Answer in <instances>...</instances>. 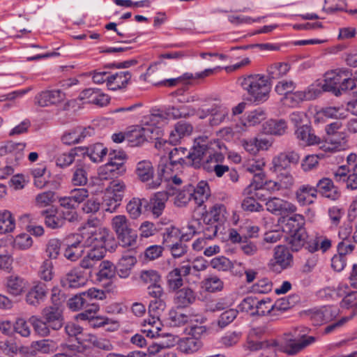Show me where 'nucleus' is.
<instances>
[{
	"label": "nucleus",
	"instance_id": "22",
	"mask_svg": "<svg viewBox=\"0 0 357 357\" xmlns=\"http://www.w3.org/2000/svg\"><path fill=\"white\" fill-rule=\"evenodd\" d=\"M297 202L301 206L310 205L317 197L315 186L309 184L301 185L295 192Z\"/></svg>",
	"mask_w": 357,
	"mask_h": 357
},
{
	"label": "nucleus",
	"instance_id": "28",
	"mask_svg": "<svg viewBox=\"0 0 357 357\" xmlns=\"http://www.w3.org/2000/svg\"><path fill=\"white\" fill-rule=\"evenodd\" d=\"M192 130L193 128L190 123L183 121H178L169 134V143L174 145L178 144L181 139L190 135Z\"/></svg>",
	"mask_w": 357,
	"mask_h": 357
},
{
	"label": "nucleus",
	"instance_id": "19",
	"mask_svg": "<svg viewBox=\"0 0 357 357\" xmlns=\"http://www.w3.org/2000/svg\"><path fill=\"white\" fill-rule=\"evenodd\" d=\"M152 132V129L149 127L136 126L127 132V142L131 146H140L151 137Z\"/></svg>",
	"mask_w": 357,
	"mask_h": 357
},
{
	"label": "nucleus",
	"instance_id": "25",
	"mask_svg": "<svg viewBox=\"0 0 357 357\" xmlns=\"http://www.w3.org/2000/svg\"><path fill=\"white\" fill-rule=\"evenodd\" d=\"M78 147L84 149L79 151L80 155H87L92 162L97 163L101 162L108 152L107 149L101 143H97L89 147Z\"/></svg>",
	"mask_w": 357,
	"mask_h": 357
},
{
	"label": "nucleus",
	"instance_id": "41",
	"mask_svg": "<svg viewBox=\"0 0 357 357\" xmlns=\"http://www.w3.org/2000/svg\"><path fill=\"white\" fill-rule=\"evenodd\" d=\"M296 137L302 142L303 144L314 145L319 142V138L310 132L307 126H302L296 130Z\"/></svg>",
	"mask_w": 357,
	"mask_h": 357
},
{
	"label": "nucleus",
	"instance_id": "11",
	"mask_svg": "<svg viewBox=\"0 0 357 357\" xmlns=\"http://www.w3.org/2000/svg\"><path fill=\"white\" fill-rule=\"evenodd\" d=\"M337 314L338 310L336 307L326 305L310 310L308 317L314 325L319 326L333 320Z\"/></svg>",
	"mask_w": 357,
	"mask_h": 357
},
{
	"label": "nucleus",
	"instance_id": "31",
	"mask_svg": "<svg viewBox=\"0 0 357 357\" xmlns=\"http://www.w3.org/2000/svg\"><path fill=\"white\" fill-rule=\"evenodd\" d=\"M113 240L112 234L106 228H98L94 232L91 233L88 238L86 243L95 245H101L106 248L107 244Z\"/></svg>",
	"mask_w": 357,
	"mask_h": 357
},
{
	"label": "nucleus",
	"instance_id": "50",
	"mask_svg": "<svg viewBox=\"0 0 357 357\" xmlns=\"http://www.w3.org/2000/svg\"><path fill=\"white\" fill-rule=\"evenodd\" d=\"M202 346L200 340L195 337H188L181 340L179 347L182 351L192 354L198 351Z\"/></svg>",
	"mask_w": 357,
	"mask_h": 357
},
{
	"label": "nucleus",
	"instance_id": "57",
	"mask_svg": "<svg viewBox=\"0 0 357 357\" xmlns=\"http://www.w3.org/2000/svg\"><path fill=\"white\" fill-rule=\"evenodd\" d=\"M277 174V181L282 190L290 189L294 184V178L289 171H282Z\"/></svg>",
	"mask_w": 357,
	"mask_h": 357
},
{
	"label": "nucleus",
	"instance_id": "61",
	"mask_svg": "<svg viewBox=\"0 0 357 357\" xmlns=\"http://www.w3.org/2000/svg\"><path fill=\"white\" fill-rule=\"evenodd\" d=\"M204 285L207 291L215 292L223 289L224 283L219 278L213 275L204 280Z\"/></svg>",
	"mask_w": 357,
	"mask_h": 357
},
{
	"label": "nucleus",
	"instance_id": "4",
	"mask_svg": "<svg viewBox=\"0 0 357 357\" xmlns=\"http://www.w3.org/2000/svg\"><path fill=\"white\" fill-rule=\"evenodd\" d=\"M109 160L105 165L99 167L98 169V177L100 180L114 179L122 176L126 172V167L123 160L126 158L123 152L111 151L109 153Z\"/></svg>",
	"mask_w": 357,
	"mask_h": 357
},
{
	"label": "nucleus",
	"instance_id": "35",
	"mask_svg": "<svg viewBox=\"0 0 357 357\" xmlns=\"http://www.w3.org/2000/svg\"><path fill=\"white\" fill-rule=\"evenodd\" d=\"M290 70V66L287 63L279 62L269 65L266 68L268 79H278L284 76Z\"/></svg>",
	"mask_w": 357,
	"mask_h": 357
},
{
	"label": "nucleus",
	"instance_id": "26",
	"mask_svg": "<svg viewBox=\"0 0 357 357\" xmlns=\"http://www.w3.org/2000/svg\"><path fill=\"white\" fill-rule=\"evenodd\" d=\"M75 241L68 244L63 253L64 257L70 261H76L84 253L83 237L77 234L75 236Z\"/></svg>",
	"mask_w": 357,
	"mask_h": 357
},
{
	"label": "nucleus",
	"instance_id": "64",
	"mask_svg": "<svg viewBox=\"0 0 357 357\" xmlns=\"http://www.w3.org/2000/svg\"><path fill=\"white\" fill-rule=\"evenodd\" d=\"M344 214V210L339 206H333L328 208V215L329 217L331 226L335 227H338Z\"/></svg>",
	"mask_w": 357,
	"mask_h": 357
},
{
	"label": "nucleus",
	"instance_id": "63",
	"mask_svg": "<svg viewBox=\"0 0 357 357\" xmlns=\"http://www.w3.org/2000/svg\"><path fill=\"white\" fill-rule=\"evenodd\" d=\"M100 270L98 276L100 280L110 279L114 275V268L112 263L109 261H103L100 264Z\"/></svg>",
	"mask_w": 357,
	"mask_h": 357
},
{
	"label": "nucleus",
	"instance_id": "56",
	"mask_svg": "<svg viewBox=\"0 0 357 357\" xmlns=\"http://www.w3.org/2000/svg\"><path fill=\"white\" fill-rule=\"evenodd\" d=\"M266 117V112L264 109L258 108L253 111L250 112L246 117L245 125L249 126H254L260 123Z\"/></svg>",
	"mask_w": 357,
	"mask_h": 357
},
{
	"label": "nucleus",
	"instance_id": "7",
	"mask_svg": "<svg viewBox=\"0 0 357 357\" xmlns=\"http://www.w3.org/2000/svg\"><path fill=\"white\" fill-rule=\"evenodd\" d=\"M214 152L207 137H199L195 140L191 151L188 152V165L198 168L204 164V158L210 159V155H213Z\"/></svg>",
	"mask_w": 357,
	"mask_h": 357
},
{
	"label": "nucleus",
	"instance_id": "18",
	"mask_svg": "<svg viewBox=\"0 0 357 357\" xmlns=\"http://www.w3.org/2000/svg\"><path fill=\"white\" fill-rule=\"evenodd\" d=\"M224 159L225 157L222 153L214 152L213 155H210V159H206L204 164H203L204 169L208 172H213L218 177H221L229 170L227 165L220 164Z\"/></svg>",
	"mask_w": 357,
	"mask_h": 357
},
{
	"label": "nucleus",
	"instance_id": "32",
	"mask_svg": "<svg viewBox=\"0 0 357 357\" xmlns=\"http://www.w3.org/2000/svg\"><path fill=\"white\" fill-rule=\"evenodd\" d=\"M347 117V112L343 106H328L321 108L317 113V119L327 118L343 119Z\"/></svg>",
	"mask_w": 357,
	"mask_h": 357
},
{
	"label": "nucleus",
	"instance_id": "45",
	"mask_svg": "<svg viewBox=\"0 0 357 357\" xmlns=\"http://www.w3.org/2000/svg\"><path fill=\"white\" fill-rule=\"evenodd\" d=\"M15 228V220L10 211H0V233L12 232Z\"/></svg>",
	"mask_w": 357,
	"mask_h": 357
},
{
	"label": "nucleus",
	"instance_id": "8",
	"mask_svg": "<svg viewBox=\"0 0 357 357\" xmlns=\"http://www.w3.org/2000/svg\"><path fill=\"white\" fill-rule=\"evenodd\" d=\"M169 163H163L161 161L158 165L160 174L166 179L169 178L166 174L168 173V171H172L174 169L179 170L184 166H190L188 165V150L185 148L173 149L169 153Z\"/></svg>",
	"mask_w": 357,
	"mask_h": 357
},
{
	"label": "nucleus",
	"instance_id": "60",
	"mask_svg": "<svg viewBox=\"0 0 357 357\" xmlns=\"http://www.w3.org/2000/svg\"><path fill=\"white\" fill-rule=\"evenodd\" d=\"M158 231L159 229L157 226L150 221L143 222L139 227V236L141 238H149L157 234Z\"/></svg>",
	"mask_w": 357,
	"mask_h": 357
},
{
	"label": "nucleus",
	"instance_id": "40",
	"mask_svg": "<svg viewBox=\"0 0 357 357\" xmlns=\"http://www.w3.org/2000/svg\"><path fill=\"white\" fill-rule=\"evenodd\" d=\"M283 230L289 234L305 229V218L302 215L294 214L286 219Z\"/></svg>",
	"mask_w": 357,
	"mask_h": 357
},
{
	"label": "nucleus",
	"instance_id": "59",
	"mask_svg": "<svg viewBox=\"0 0 357 357\" xmlns=\"http://www.w3.org/2000/svg\"><path fill=\"white\" fill-rule=\"evenodd\" d=\"M181 231L178 228L174 226H169L165 230L163 241L167 243V245L172 244L177 241H181Z\"/></svg>",
	"mask_w": 357,
	"mask_h": 357
},
{
	"label": "nucleus",
	"instance_id": "37",
	"mask_svg": "<svg viewBox=\"0 0 357 357\" xmlns=\"http://www.w3.org/2000/svg\"><path fill=\"white\" fill-rule=\"evenodd\" d=\"M26 286V281L22 278L10 275L6 282L7 291L14 296L20 295Z\"/></svg>",
	"mask_w": 357,
	"mask_h": 357
},
{
	"label": "nucleus",
	"instance_id": "53",
	"mask_svg": "<svg viewBox=\"0 0 357 357\" xmlns=\"http://www.w3.org/2000/svg\"><path fill=\"white\" fill-rule=\"evenodd\" d=\"M193 185H189L180 191L175 197L174 204L179 207L186 205L190 201H192V195Z\"/></svg>",
	"mask_w": 357,
	"mask_h": 357
},
{
	"label": "nucleus",
	"instance_id": "16",
	"mask_svg": "<svg viewBox=\"0 0 357 357\" xmlns=\"http://www.w3.org/2000/svg\"><path fill=\"white\" fill-rule=\"evenodd\" d=\"M315 187L317 194L319 193L322 197L330 200L336 201L341 196L340 190L329 178L324 177L321 178Z\"/></svg>",
	"mask_w": 357,
	"mask_h": 357
},
{
	"label": "nucleus",
	"instance_id": "13",
	"mask_svg": "<svg viewBox=\"0 0 357 357\" xmlns=\"http://www.w3.org/2000/svg\"><path fill=\"white\" fill-rule=\"evenodd\" d=\"M347 75V69L337 68L328 72L324 75V84L321 89L324 91L333 92L337 96L338 85H340L344 75Z\"/></svg>",
	"mask_w": 357,
	"mask_h": 357
},
{
	"label": "nucleus",
	"instance_id": "44",
	"mask_svg": "<svg viewBox=\"0 0 357 357\" xmlns=\"http://www.w3.org/2000/svg\"><path fill=\"white\" fill-rule=\"evenodd\" d=\"M29 322L31 324L34 331L41 337H46L50 334L52 328L47 323L38 316L33 315L29 317Z\"/></svg>",
	"mask_w": 357,
	"mask_h": 357
},
{
	"label": "nucleus",
	"instance_id": "5",
	"mask_svg": "<svg viewBox=\"0 0 357 357\" xmlns=\"http://www.w3.org/2000/svg\"><path fill=\"white\" fill-rule=\"evenodd\" d=\"M342 127L340 121L327 124L325 131L328 135L326 143L321 146L326 151H340L347 146L346 135L340 131Z\"/></svg>",
	"mask_w": 357,
	"mask_h": 357
},
{
	"label": "nucleus",
	"instance_id": "14",
	"mask_svg": "<svg viewBox=\"0 0 357 357\" xmlns=\"http://www.w3.org/2000/svg\"><path fill=\"white\" fill-rule=\"evenodd\" d=\"M320 92L319 89L316 88L314 85H311L307 91H298L287 94V96H284V104L294 107L304 100L315 98Z\"/></svg>",
	"mask_w": 357,
	"mask_h": 357
},
{
	"label": "nucleus",
	"instance_id": "49",
	"mask_svg": "<svg viewBox=\"0 0 357 357\" xmlns=\"http://www.w3.org/2000/svg\"><path fill=\"white\" fill-rule=\"evenodd\" d=\"M290 234L289 241L290 248L294 251H298L305 245L308 237L305 229H301Z\"/></svg>",
	"mask_w": 357,
	"mask_h": 357
},
{
	"label": "nucleus",
	"instance_id": "3",
	"mask_svg": "<svg viewBox=\"0 0 357 357\" xmlns=\"http://www.w3.org/2000/svg\"><path fill=\"white\" fill-rule=\"evenodd\" d=\"M111 225L121 245L124 248H131L136 245L137 234L131 227L130 222L126 215H115L112 219Z\"/></svg>",
	"mask_w": 357,
	"mask_h": 357
},
{
	"label": "nucleus",
	"instance_id": "51",
	"mask_svg": "<svg viewBox=\"0 0 357 357\" xmlns=\"http://www.w3.org/2000/svg\"><path fill=\"white\" fill-rule=\"evenodd\" d=\"M274 309L275 305L272 303L271 298H266L261 300L258 298L256 310L255 312H252V315L264 316L269 314Z\"/></svg>",
	"mask_w": 357,
	"mask_h": 357
},
{
	"label": "nucleus",
	"instance_id": "10",
	"mask_svg": "<svg viewBox=\"0 0 357 357\" xmlns=\"http://www.w3.org/2000/svg\"><path fill=\"white\" fill-rule=\"evenodd\" d=\"M41 315L53 331L61 329L64 324L63 307H58L56 305L46 306L42 310Z\"/></svg>",
	"mask_w": 357,
	"mask_h": 357
},
{
	"label": "nucleus",
	"instance_id": "43",
	"mask_svg": "<svg viewBox=\"0 0 357 357\" xmlns=\"http://www.w3.org/2000/svg\"><path fill=\"white\" fill-rule=\"evenodd\" d=\"M82 150L84 149L77 146L72 149L68 153L59 154L55 159L56 166L61 168L70 166L75 161V156L80 155L79 151Z\"/></svg>",
	"mask_w": 357,
	"mask_h": 357
},
{
	"label": "nucleus",
	"instance_id": "29",
	"mask_svg": "<svg viewBox=\"0 0 357 357\" xmlns=\"http://www.w3.org/2000/svg\"><path fill=\"white\" fill-rule=\"evenodd\" d=\"M196 300L195 293L188 287L183 288L176 291L174 303L175 306L182 308H187Z\"/></svg>",
	"mask_w": 357,
	"mask_h": 357
},
{
	"label": "nucleus",
	"instance_id": "2",
	"mask_svg": "<svg viewBox=\"0 0 357 357\" xmlns=\"http://www.w3.org/2000/svg\"><path fill=\"white\" fill-rule=\"evenodd\" d=\"M241 86L254 102L260 103L268 98L271 87L265 75L252 74L240 78Z\"/></svg>",
	"mask_w": 357,
	"mask_h": 357
},
{
	"label": "nucleus",
	"instance_id": "1",
	"mask_svg": "<svg viewBox=\"0 0 357 357\" xmlns=\"http://www.w3.org/2000/svg\"><path fill=\"white\" fill-rule=\"evenodd\" d=\"M315 341L316 338L313 336L302 335L300 338H298L291 335H287L284 343L281 345H279L275 340H271V342L248 340L247 344L248 348L251 351L263 349L259 357H276L278 350L293 355Z\"/></svg>",
	"mask_w": 357,
	"mask_h": 357
},
{
	"label": "nucleus",
	"instance_id": "47",
	"mask_svg": "<svg viewBox=\"0 0 357 357\" xmlns=\"http://www.w3.org/2000/svg\"><path fill=\"white\" fill-rule=\"evenodd\" d=\"M265 164L266 163L264 159H259L253 160L246 165V171L254 175L253 181H260L264 179L265 174L263 172V168L264 167Z\"/></svg>",
	"mask_w": 357,
	"mask_h": 357
},
{
	"label": "nucleus",
	"instance_id": "12",
	"mask_svg": "<svg viewBox=\"0 0 357 357\" xmlns=\"http://www.w3.org/2000/svg\"><path fill=\"white\" fill-rule=\"evenodd\" d=\"M265 205L268 211L276 215H284L296 211L294 204L278 197L269 198Z\"/></svg>",
	"mask_w": 357,
	"mask_h": 357
},
{
	"label": "nucleus",
	"instance_id": "52",
	"mask_svg": "<svg viewBox=\"0 0 357 357\" xmlns=\"http://www.w3.org/2000/svg\"><path fill=\"white\" fill-rule=\"evenodd\" d=\"M121 200V195H113L107 192L103 203L104 210L109 213L115 212L120 206Z\"/></svg>",
	"mask_w": 357,
	"mask_h": 357
},
{
	"label": "nucleus",
	"instance_id": "55",
	"mask_svg": "<svg viewBox=\"0 0 357 357\" xmlns=\"http://www.w3.org/2000/svg\"><path fill=\"white\" fill-rule=\"evenodd\" d=\"M53 263L50 259H45L40 265L38 271V276L46 282L50 281L54 275Z\"/></svg>",
	"mask_w": 357,
	"mask_h": 357
},
{
	"label": "nucleus",
	"instance_id": "23",
	"mask_svg": "<svg viewBox=\"0 0 357 357\" xmlns=\"http://www.w3.org/2000/svg\"><path fill=\"white\" fill-rule=\"evenodd\" d=\"M132 77L128 70L119 71L109 75L107 77V88L112 91H116L125 88Z\"/></svg>",
	"mask_w": 357,
	"mask_h": 357
},
{
	"label": "nucleus",
	"instance_id": "48",
	"mask_svg": "<svg viewBox=\"0 0 357 357\" xmlns=\"http://www.w3.org/2000/svg\"><path fill=\"white\" fill-rule=\"evenodd\" d=\"M142 326H149L150 328L144 329V332L146 333L147 336L151 338L160 336L159 333L160 327L162 326L160 317L157 316L150 315L148 319H146L142 322Z\"/></svg>",
	"mask_w": 357,
	"mask_h": 357
},
{
	"label": "nucleus",
	"instance_id": "42",
	"mask_svg": "<svg viewBox=\"0 0 357 357\" xmlns=\"http://www.w3.org/2000/svg\"><path fill=\"white\" fill-rule=\"evenodd\" d=\"M44 217L45 225L51 229H59L64 225L63 218H62L59 213H55L53 210H45L42 212Z\"/></svg>",
	"mask_w": 357,
	"mask_h": 357
},
{
	"label": "nucleus",
	"instance_id": "54",
	"mask_svg": "<svg viewBox=\"0 0 357 357\" xmlns=\"http://www.w3.org/2000/svg\"><path fill=\"white\" fill-rule=\"evenodd\" d=\"M13 145L8 160L10 161V159L12 158L15 165H18L20 161L24 158V150L26 147V144L24 142L17 143L13 142Z\"/></svg>",
	"mask_w": 357,
	"mask_h": 357
},
{
	"label": "nucleus",
	"instance_id": "17",
	"mask_svg": "<svg viewBox=\"0 0 357 357\" xmlns=\"http://www.w3.org/2000/svg\"><path fill=\"white\" fill-rule=\"evenodd\" d=\"M191 273L190 265H183L181 268H174L167 275V283L169 289L176 291L183 285V277Z\"/></svg>",
	"mask_w": 357,
	"mask_h": 357
},
{
	"label": "nucleus",
	"instance_id": "15",
	"mask_svg": "<svg viewBox=\"0 0 357 357\" xmlns=\"http://www.w3.org/2000/svg\"><path fill=\"white\" fill-rule=\"evenodd\" d=\"M47 288L45 283L36 282L26 294L25 301L29 305L38 307L46 298Z\"/></svg>",
	"mask_w": 357,
	"mask_h": 357
},
{
	"label": "nucleus",
	"instance_id": "9",
	"mask_svg": "<svg viewBox=\"0 0 357 357\" xmlns=\"http://www.w3.org/2000/svg\"><path fill=\"white\" fill-rule=\"evenodd\" d=\"M293 256L289 250L284 245H277L274 248L273 258L268 262V267L275 272H281L291 266Z\"/></svg>",
	"mask_w": 357,
	"mask_h": 357
},
{
	"label": "nucleus",
	"instance_id": "24",
	"mask_svg": "<svg viewBox=\"0 0 357 357\" xmlns=\"http://www.w3.org/2000/svg\"><path fill=\"white\" fill-rule=\"evenodd\" d=\"M169 196L167 192H158L153 197L148 200L146 211L152 212L155 217H159L165 208V204L168 200Z\"/></svg>",
	"mask_w": 357,
	"mask_h": 357
},
{
	"label": "nucleus",
	"instance_id": "27",
	"mask_svg": "<svg viewBox=\"0 0 357 357\" xmlns=\"http://www.w3.org/2000/svg\"><path fill=\"white\" fill-rule=\"evenodd\" d=\"M264 188L270 192H276L282 190L277 179L275 181L269 180L264 182V180H255L244 190V195H252L253 191Z\"/></svg>",
	"mask_w": 357,
	"mask_h": 357
},
{
	"label": "nucleus",
	"instance_id": "6",
	"mask_svg": "<svg viewBox=\"0 0 357 357\" xmlns=\"http://www.w3.org/2000/svg\"><path fill=\"white\" fill-rule=\"evenodd\" d=\"M205 321V317L192 308L185 309L175 306L169 312L168 322L171 326L179 327L192 322L203 324Z\"/></svg>",
	"mask_w": 357,
	"mask_h": 357
},
{
	"label": "nucleus",
	"instance_id": "39",
	"mask_svg": "<svg viewBox=\"0 0 357 357\" xmlns=\"http://www.w3.org/2000/svg\"><path fill=\"white\" fill-rule=\"evenodd\" d=\"M226 208L222 204H215L210 209L209 212L204 218V221L208 220L209 222H215L222 225L226 220Z\"/></svg>",
	"mask_w": 357,
	"mask_h": 357
},
{
	"label": "nucleus",
	"instance_id": "62",
	"mask_svg": "<svg viewBox=\"0 0 357 357\" xmlns=\"http://www.w3.org/2000/svg\"><path fill=\"white\" fill-rule=\"evenodd\" d=\"M272 164L273 171L275 173L282 171H287V169L290 166V163L288 162L283 152L273 158Z\"/></svg>",
	"mask_w": 357,
	"mask_h": 357
},
{
	"label": "nucleus",
	"instance_id": "34",
	"mask_svg": "<svg viewBox=\"0 0 357 357\" xmlns=\"http://www.w3.org/2000/svg\"><path fill=\"white\" fill-rule=\"evenodd\" d=\"M135 174L142 182H146L153 177L154 168L152 162L149 160H143L136 165Z\"/></svg>",
	"mask_w": 357,
	"mask_h": 357
},
{
	"label": "nucleus",
	"instance_id": "20",
	"mask_svg": "<svg viewBox=\"0 0 357 357\" xmlns=\"http://www.w3.org/2000/svg\"><path fill=\"white\" fill-rule=\"evenodd\" d=\"M65 99V94L59 89L48 90L38 93L36 100L38 105L46 107L62 102Z\"/></svg>",
	"mask_w": 357,
	"mask_h": 357
},
{
	"label": "nucleus",
	"instance_id": "21",
	"mask_svg": "<svg viewBox=\"0 0 357 357\" xmlns=\"http://www.w3.org/2000/svg\"><path fill=\"white\" fill-rule=\"evenodd\" d=\"M86 282V279L77 268L70 270L61 279V284L65 288H79L84 286Z\"/></svg>",
	"mask_w": 357,
	"mask_h": 357
},
{
	"label": "nucleus",
	"instance_id": "58",
	"mask_svg": "<svg viewBox=\"0 0 357 357\" xmlns=\"http://www.w3.org/2000/svg\"><path fill=\"white\" fill-rule=\"evenodd\" d=\"M199 226V222L197 220L190 222L186 227L183 228L181 239L184 241L191 239L195 234L201 231L198 228Z\"/></svg>",
	"mask_w": 357,
	"mask_h": 357
},
{
	"label": "nucleus",
	"instance_id": "38",
	"mask_svg": "<svg viewBox=\"0 0 357 357\" xmlns=\"http://www.w3.org/2000/svg\"><path fill=\"white\" fill-rule=\"evenodd\" d=\"M136 263V259L131 255L123 256L116 267L117 273L121 278H127L131 271V268Z\"/></svg>",
	"mask_w": 357,
	"mask_h": 357
},
{
	"label": "nucleus",
	"instance_id": "46",
	"mask_svg": "<svg viewBox=\"0 0 357 357\" xmlns=\"http://www.w3.org/2000/svg\"><path fill=\"white\" fill-rule=\"evenodd\" d=\"M72 183L74 185H84L86 184L88 178L86 165L82 162H77L73 168Z\"/></svg>",
	"mask_w": 357,
	"mask_h": 357
},
{
	"label": "nucleus",
	"instance_id": "36",
	"mask_svg": "<svg viewBox=\"0 0 357 357\" xmlns=\"http://www.w3.org/2000/svg\"><path fill=\"white\" fill-rule=\"evenodd\" d=\"M148 199L145 198H132L126 206V211L132 219H137L142 213V208L146 211Z\"/></svg>",
	"mask_w": 357,
	"mask_h": 357
},
{
	"label": "nucleus",
	"instance_id": "30",
	"mask_svg": "<svg viewBox=\"0 0 357 357\" xmlns=\"http://www.w3.org/2000/svg\"><path fill=\"white\" fill-rule=\"evenodd\" d=\"M287 130V123L284 120L270 119L262 124L261 131L266 135H282Z\"/></svg>",
	"mask_w": 357,
	"mask_h": 357
},
{
	"label": "nucleus",
	"instance_id": "33",
	"mask_svg": "<svg viewBox=\"0 0 357 357\" xmlns=\"http://www.w3.org/2000/svg\"><path fill=\"white\" fill-rule=\"evenodd\" d=\"M210 196V189L208 184L205 181H199L197 186H193L192 195V201L198 206H201Z\"/></svg>",
	"mask_w": 357,
	"mask_h": 357
}]
</instances>
